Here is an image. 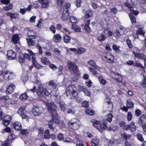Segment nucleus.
<instances>
[{"mask_svg": "<svg viewBox=\"0 0 146 146\" xmlns=\"http://www.w3.org/2000/svg\"><path fill=\"white\" fill-rule=\"evenodd\" d=\"M12 42L15 44L17 43L19 40V36L17 34H14L11 38Z\"/></svg>", "mask_w": 146, "mask_h": 146, "instance_id": "nucleus-21", "label": "nucleus"}, {"mask_svg": "<svg viewBox=\"0 0 146 146\" xmlns=\"http://www.w3.org/2000/svg\"><path fill=\"white\" fill-rule=\"evenodd\" d=\"M7 15L10 17V19H17L19 17L18 14L16 13H12L11 12H7Z\"/></svg>", "mask_w": 146, "mask_h": 146, "instance_id": "nucleus-22", "label": "nucleus"}, {"mask_svg": "<svg viewBox=\"0 0 146 146\" xmlns=\"http://www.w3.org/2000/svg\"><path fill=\"white\" fill-rule=\"evenodd\" d=\"M52 115V120L53 122L56 123V124H58L59 123V121L58 119V117L57 113L54 114Z\"/></svg>", "mask_w": 146, "mask_h": 146, "instance_id": "nucleus-30", "label": "nucleus"}, {"mask_svg": "<svg viewBox=\"0 0 146 146\" xmlns=\"http://www.w3.org/2000/svg\"><path fill=\"white\" fill-rule=\"evenodd\" d=\"M93 15V12L90 9H88L86 12L84 17L85 18H88L92 17Z\"/></svg>", "mask_w": 146, "mask_h": 146, "instance_id": "nucleus-26", "label": "nucleus"}, {"mask_svg": "<svg viewBox=\"0 0 146 146\" xmlns=\"http://www.w3.org/2000/svg\"><path fill=\"white\" fill-rule=\"evenodd\" d=\"M18 60L21 64L25 62V59L23 54H19L18 56Z\"/></svg>", "mask_w": 146, "mask_h": 146, "instance_id": "nucleus-28", "label": "nucleus"}, {"mask_svg": "<svg viewBox=\"0 0 146 146\" xmlns=\"http://www.w3.org/2000/svg\"><path fill=\"white\" fill-rule=\"evenodd\" d=\"M78 94L77 87L74 85H69L66 88V94L67 96L72 95L71 99L75 98Z\"/></svg>", "mask_w": 146, "mask_h": 146, "instance_id": "nucleus-3", "label": "nucleus"}, {"mask_svg": "<svg viewBox=\"0 0 146 146\" xmlns=\"http://www.w3.org/2000/svg\"><path fill=\"white\" fill-rule=\"evenodd\" d=\"M70 6V4L68 2L66 3L63 7V11H65L66 12H69L68 9L69 8Z\"/></svg>", "mask_w": 146, "mask_h": 146, "instance_id": "nucleus-43", "label": "nucleus"}, {"mask_svg": "<svg viewBox=\"0 0 146 146\" xmlns=\"http://www.w3.org/2000/svg\"><path fill=\"white\" fill-rule=\"evenodd\" d=\"M89 69L90 71L92 72V74L96 75L97 74V70L95 68L89 67Z\"/></svg>", "mask_w": 146, "mask_h": 146, "instance_id": "nucleus-50", "label": "nucleus"}, {"mask_svg": "<svg viewBox=\"0 0 146 146\" xmlns=\"http://www.w3.org/2000/svg\"><path fill=\"white\" fill-rule=\"evenodd\" d=\"M36 57L33 56L32 57V64L33 66L35 68L40 69L42 68V66L40 64L38 63L36 60Z\"/></svg>", "mask_w": 146, "mask_h": 146, "instance_id": "nucleus-13", "label": "nucleus"}, {"mask_svg": "<svg viewBox=\"0 0 146 146\" xmlns=\"http://www.w3.org/2000/svg\"><path fill=\"white\" fill-rule=\"evenodd\" d=\"M114 33L115 37L117 38H119L120 35H123V33L117 30L115 31Z\"/></svg>", "mask_w": 146, "mask_h": 146, "instance_id": "nucleus-52", "label": "nucleus"}, {"mask_svg": "<svg viewBox=\"0 0 146 146\" xmlns=\"http://www.w3.org/2000/svg\"><path fill=\"white\" fill-rule=\"evenodd\" d=\"M141 85L144 88L146 87V77L145 76H143V79L140 83Z\"/></svg>", "mask_w": 146, "mask_h": 146, "instance_id": "nucleus-55", "label": "nucleus"}, {"mask_svg": "<svg viewBox=\"0 0 146 146\" xmlns=\"http://www.w3.org/2000/svg\"><path fill=\"white\" fill-rule=\"evenodd\" d=\"M70 50L74 52V53L76 54H82L83 53L86 52V49L83 48H80L76 49L74 48H70Z\"/></svg>", "mask_w": 146, "mask_h": 146, "instance_id": "nucleus-11", "label": "nucleus"}, {"mask_svg": "<svg viewBox=\"0 0 146 146\" xmlns=\"http://www.w3.org/2000/svg\"><path fill=\"white\" fill-rule=\"evenodd\" d=\"M33 38H27L26 39L28 45L29 46H32L35 44V41L33 40Z\"/></svg>", "mask_w": 146, "mask_h": 146, "instance_id": "nucleus-24", "label": "nucleus"}, {"mask_svg": "<svg viewBox=\"0 0 146 146\" xmlns=\"http://www.w3.org/2000/svg\"><path fill=\"white\" fill-rule=\"evenodd\" d=\"M42 63L45 65H48L50 63L49 60L45 57H42L40 58Z\"/></svg>", "mask_w": 146, "mask_h": 146, "instance_id": "nucleus-23", "label": "nucleus"}, {"mask_svg": "<svg viewBox=\"0 0 146 146\" xmlns=\"http://www.w3.org/2000/svg\"><path fill=\"white\" fill-rule=\"evenodd\" d=\"M132 117V115L130 112H128L127 113V119L128 121L131 120Z\"/></svg>", "mask_w": 146, "mask_h": 146, "instance_id": "nucleus-60", "label": "nucleus"}, {"mask_svg": "<svg viewBox=\"0 0 146 146\" xmlns=\"http://www.w3.org/2000/svg\"><path fill=\"white\" fill-rule=\"evenodd\" d=\"M80 123L76 118L72 119L68 123V126L70 129L73 130H77L80 128Z\"/></svg>", "mask_w": 146, "mask_h": 146, "instance_id": "nucleus-4", "label": "nucleus"}, {"mask_svg": "<svg viewBox=\"0 0 146 146\" xmlns=\"http://www.w3.org/2000/svg\"><path fill=\"white\" fill-rule=\"evenodd\" d=\"M86 113L87 114L90 115H94V112L92 110H90L89 109H87L86 110Z\"/></svg>", "mask_w": 146, "mask_h": 146, "instance_id": "nucleus-54", "label": "nucleus"}, {"mask_svg": "<svg viewBox=\"0 0 146 146\" xmlns=\"http://www.w3.org/2000/svg\"><path fill=\"white\" fill-rule=\"evenodd\" d=\"M133 66L137 67H139L143 70L144 69V67L140 63L135 62L134 63Z\"/></svg>", "mask_w": 146, "mask_h": 146, "instance_id": "nucleus-49", "label": "nucleus"}, {"mask_svg": "<svg viewBox=\"0 0 146 146\" xmlns=\"http://www.w3.org/2000/svg\"><path fill=\"white\" fill-rule=\"evenodd\" d=\"M130 2H127L125 3L124 4V5L127 7L130 10H131V9L132 8L133 9V7L131 6V4L129 3Z\"/></svg>", "mask_w": 146, "mask_h": 146, "instance_id": "nucleus-62", "label": "nucleus"}, {"mask_svg": "<svg viewBox=\"0 0 146 146\" xmlns=\"http://www.w3.org/2000/svg\"><path fill=\"white\" fill-rule=\"evenodd\" d=\"M50 132L49 129H47L45 131L44 138L45 139H49L50 138Z\"/></svg>", "mask_w": 146, "mask_h": 146, "instance_id": "nucleus-38", "label": "nucleus"}, {"mask_svg": "<svg viewBox=\"0 0 146 146\" xmlns=\"http://www.w3.org/2000/svg\"><path fill=\"white\" fill-rule=\"evenodd\" d=\"M53 39L56 42L58 43L61 41V37L59 34H56L53 36Z\"/></svg>", "mask_w": 146, "mask_h": 146, "instance_id": "nucleus-29", "label": "nucleus"}, {"mask_svg": "<svg viewBox=\"0 0 146 146\" xmlns=\"http://www.w3.org/2000/svg\"><path fill=\"white\" fill-rule=\"evenodd\" d=\"M129 16L131 20V23H135L136 22V19L133 14L131 13H130L129 15Z\"/></svg>", "mask_w": 146, "mask_h": 146, "instance_id": "nucleus-51", "label": "nucleus"}, {"mask_svg": "<svg viewBox=\"0 0 146 146\" xmlns=\"http://www.w3.org/2000/svg\"><path fill=\"white\" fill-rule=\"evenodd\" d=\"M133 53L135 57L141 60H143L145 58V54L143 53H140L136 52L135 51H133Z\"/></svg>", "mask_w": 146, "mask_h": 146, "instance_id": "nucleus-17", "label": "nucleus"}, {"mask_svg": "<svg viewBox=\"0 0 146 146\" xmlns=\"http://www.w3.org/2000/svg\"><path fill=\"white\" fill-rule=\"evenodd\" d=\"M71 28L73 29L74 31L76 32H80L81 31V28L80 27L75 24H72L71 26Z\"/></svg>", "mask_w": 146, "mask_h": 146, "instance_id": "nucleus-31", "label": "nucleus"}, {"mask_svg": "<svg viewBox=\"0 0 146 146\" xmlns=\"http://www.w3.org/2000/svg\"><path fill=\"white\" fill-rule=\"evenodd\" d=\"M27 36L29 37H32L33 38H36L35 33L31 31H29L27 34Z\"/></svg>", "mask_w": 146, "mask_h": 146, "instance_id": "nucleus-42", "label": "nucleus"}, {"mask_svg": "<svg viewBox=\"0 0 146 146\" xmlns=\"http://www.w3.org/2000/svg\"><path fill=\"white\" fill-rule=\"evenodd\" d=\"M90 22V19L88 20L84 27V29L89 33L91 32V29L89 27Z\"/></svg>", "mask_w": 146, "mask_h": 146, "instance_id": "nucleus-18", "label": "nucleus"}, {"mask_svg": "<svg viewBox=\"0 0 146 146\" xmlns=\"http://www.w3.org/2000/svg\"><path fill=\"white\" fill-rule=\"evenodd\" d=\"M7 56L9 60H14L16 58V53L14 51L11 50L7 51Z\"/></svg>", "mask_w": 146, "mask_h": 146, "instance_id": "nucleus-9", "label": "nucleus"}, {"mask_svg": "<svg viewBox=\"0 0 146 146\" xmlns=\"http://www.w3.org/2000/svg\"><path fill=\"white\" fill-rule=\"evenodd\" d=\"M29 133L27 129H22L21 130V133L26 136Z\"/></svg>", "mask_w": 146, "mask_h": 146, "instance_id": "nucleus-59", "label": "nucleus"}, {"mask_svg": "<svg viewBox=\"0 0 146 146\" xmlns=\"http://www.w3.org/2000/svg\"><path fill=\"white\" fill-rule=\"evenodd\" d=\"M121 137L123 141H126L127 139H129L130 136L125 133H122L121 134Z\"/></svg>", "mask_w": 146, "mask_h": 146, "instance_id": "nucleus-39", "label": "nucleus"}, {"mask_svg": "<svg viewBox=\"0 0 146 146\" xmlns=\"http://www.w3.org/2000/svg\"><path fill=\"white\" fill-rule=\"evenodd\" d=\"M88 102L87 101H84L82 103V107L85 108L88 107Z\"/></svg>", "mask_w": 146, "mask_h": 146, "instance_id": "nucleus-64", "label": "nucleus"}, {"mask_svg": "<svg viewBox=\"0 0 146 146\" xmlns=\"http://www.w3.org/2000/svg\"><path fill=\"white\" fill-rule=\"evenodd\" d=\"M28 98V96L27 94L25 93L21 94L20 96V98L23 101L25 100Z\"/></svg>", "mask_w": 146, "mask_h": 146, "instance_id": "nucleus-40", "label": "nucleus"}, {"mask_svg": "<svg viewBox=\"0 0 146 146\" xmlns=\"http://www.w3.org/2000/svg\"><path fill=\"white\" fill-rule=\"evenodd\" d=\"M145 32L143 31L142 29L140 28L138 29L137 31H136V34L140 35H142L143 37H145V36L144 35Z\"/></svg>", "mask_w": 146, "mask_h": 146, "instance_id": "nucleus-45", "label": "nucleus"}, {"mask_svg": "<svg viewBox=\"0 0 146 146\" xmlns=\"http://www.w3.org/2000/svg\"><path fill=\"white\" fill-rule=\"evenodd\" d=\"M70 20L71 23H74V24L76 23L77 22V19L73 16H72L70 17Z\"/></svg>", "mask_w": 146, "mask_h": 146, "instance_id": "nucleus-53", "label": "nucleus"}, {"mask_svg": "<svg viewBox=\"0 0 146 146\" xmlns=\"http://www.w3.org/2000/svg\"><path fill=\"white\" fill-rule=\"evenodd\" d=\"M59 105L61 110L64 112L66 111L67 109L66 108V104L63 101H61L59 102Z\"/></svg>", "mask_w": 146, "mask_h": 146, "instance_id": "nucleus-25", "label": "nucleus"}, {"mask_svg": "<svg viewBox=\"0 0 146 146\" xmlns=\"http://www.w3.org/2000/svg\"><path fill=\"white\" fill-rule=\"evenodd\" d=\"M70 17L69 12H66L63 11V13L61 17L62 19L64 21H66Z\"/></svg>", "mask_w": 146, "mask_h": 146, "instance_id": "nucleus-20", "label": "nucleus"}, {"mask_svg": "<svg viewBox=\"0 0 146 146\" xmlns=\"http://www.w3.org/2000/svg\"><path fill=\"white\" fill-rule=\"evenodd\" d=\"M71 39L70 37L67 34L64 35V41L66 43H68L70 42Z\"/></svg>", "mask_w": 146, "mask_h": 146, "instance_id": "nucleus-36", "label": "nucleus"}, {"mask_svg": "<svg viewBox=\"0 0 146 146\" xmlns=\"http://www.w3.org/2000/svg\"><path fill=\"white\" fill-rule=\"evenodd\" d=\"M53 122L51 120H50L48 123V127L50 129L54 130V128L53 126Z\"/></svg>", "mask_w": 146, "mask_h": 146, "instance_id": "nucleus-56", "label": "nucleus"}, {"mask_svg": "<svg viewBox=\"0 0 146 146\" xmlns=\"http://www.w3.org/2000/svg\"><path fill=\"white\" fill-rule=\"evenodd\" d=\"M9 71H7L4 72H3L2 74H3L4 79L6 80H8L9 78Z\"/></svg>", "mask_w": 146, "mask_h": 146, "instance_id": "nucleus-46", "label": "nucleus"}, {"mask_svg": "<svg viewBox=\"0 0 146 146\" xmlns=\"http://www.w3.org/2000/svg\"><path fill=\"white\" fill-rule=\"evenodd\" d=\"M13 5L12 4H10L8 5L5 6L4 7V9L6 11H8L11 10L13 8Z\"/></svg>", "mask_w": 146, "mask_h": 146, "instance_id": "nucleus-61", "label": "nucleus"}, {"mask_svg": "<svg viewBox=\"0 0 146 146\" xmlns=\"http://www.w3.org/2000/svg\"><path fill=\"white\" fill-rule=\"evenodd\" d=\"M32 112L35 116H39L42 113V111L40 110L39 108L36 106L32 109Z\"/></svg>", "mask_w": 146, "mask_h": 146, "instance_id": "nucleus-15", "label": "nucleus"}, {"mask_svg": "<svg viewBox=\"0 0 146 146\" xmlns=\"http://www.w3.org/2000/svg\"><path fill=\"white\" fill-rule=\"evenodd\" d=\"M38 1L41 4V8L45 9L48 7L49 3L48 0H38Z\"/></svg>", "mask_w": 146, "mask_h": 146, "instance_id": "nucleus-12", "label": "nucleus"}, {"mask_svg": "<svg viewBox=\"0 0 146 146\" xmlns=\"http://www.w3.org/2000/svg\"><path fill=\"white\" fill-rule=\"evenodd\" d=\"M56 107L55 105L52 104L47 105V109L51 113L52 115L57 113L56 110Z\"/></svg>", "mask_w": 146, "mask_h": 146, "instance_id": "nucleus-10", "label": "nucleus"}, {"mask_svg": "<svg viewBox=\"0 0 146 146\" xmlns=\"http://www.w3.org/2000/svg\"><path fill=\"white\" fill-rule=\"evenodd\" d=\"M15 88V86L13 84H11L6 90L7 94H10L13 92Z\"/></svg>", "mask_w": 146, "mask_h": 146, "instance_id": "nucleus-14", "label": "nucleus"}, {"mask_svg": "<svg viewBox=\"0 0 146 146\" xmlns=\"http://www.w3.org/2000/svg\"><path fill=\"white\" fill-rule=\"evenodd\" d=\"M135 114L137 117H139L141 115V111L139 109H137L135 111Z\"/></svg>", "mask_w": 146, "mask_h": 146, "instance_id": "nucleus-58", "label": "nucleus"}, {"mask_svg": "<svg viewBox=\"0 0 146 146\" xmlns=\"http://www.w3.org/2000/svg\"><path fill=\"white\" fill-rule=\"evenodd\" d=\"M126 42L128 47L130 49L132 48L133 45L131 42V41L129 39H127L126 40Z\"/></svg>", "mask_w": 146, "mask_h": 146, "instance_id": "nucleus-57", "label": "nucleus"}, {"mask_svg": "<svg viewBox=\"0 0 146 146\" xmlns=\"http://www.w3.org/2000/svg\"><path fill=\"white\" fill-rule=\"evenodd\" d=\"M12 119V117L8 115L4 116L2 120V124L5 127H7L10 123Z\"/></svg>", "mask_w": 146, "mask_h": 146, "instance_id": "nucleus-7", "label": "nucleus"}, {"mask_svg": "<svg viewBox=\"0 0 146 146\" xmlns=\"http://www.w3.org/2000/svg\"><path fill=\"white\" fill-rule=\"evenodd\" d=\"M48 85L51 86L53 89H55L57 87V86L54 80H51L49 82Z\"/></svg>", "mask_w": 146, "mask_h": 146, "instance_id": "nucleus-35", "label": "nucleus"}, {"mask_svg": "<svg viewBox=\"0 0 146 146\" xmlns=\"http://www.w3.org/2000/svg\"><path fill=\"white\" fill-rule=\"evenodd\" d=\"M49 30L54 34L56 33V28L53 25H51L49 28Z\"/></svg>", "mask_w": 146, "mask_h": 146, "instance_id": "nucleus-63", "label": "nucleus"}, {"mask_svg": "<svg viewBox=\"0 0 146 146\" xmlns=\"http://www.w3.org/2000/svg\"><path fill=\"white\" fill-rule=\"evenodd\" d=\"M138 122L139 123L142 124H146V114L141 115L138 119Z\"/></svg>", "mask_w": 146, "mask_h": 146, "instance_id": "nucleus-16", "label": "nucleus"}, {"mask_svg": "<svg viewBox=\"0 0 146 146\" xmlns=\"http://www.w3.org/2000/svg\"><path fill=\"white\" fill-rule=\"evenodd\" d=\"M113 117L112 113H109L106 119L102 121V122L101 123L98 120H95L93 123V125L100 133H102L103 131V130H105L107 128V121L110 123L112 121Z\"/></svg>", "mask_w": 146, "mask_h": 146, "instance_id": "nucleus-1", "label": "nucleus"}, {"mask_svg": "<svg viewBox=\"0 0 146 146\" xmlns=\"http://www.w3.org/2000/svg\"><path fill=\"white\" fill-rule=\"evenodd\" d=\"M87 63L93 67H98L96 65V63L94 60H90L87 62Z\"/></svg>", "mask_w": 146, "mask_h": 146, "instance_id": "nucleus-47", "label": "nucleus"}, {"mask_svg": "<svg viewBox=\"0 0 146 146\" xmlns=\"http://www.w3.org/2000/svg\"><path fill=\"white\" fill-rule=\"evenodd\" d=\"M102 58L103 60L109 63H112L114 62V56L109 52L102 55Z\"/></svg>", "mask_w": 146, "mask_h": 146, "instance_id": "nucleus-5", "label": "nucleus"}, {"mask_svg": "<svg viewBox=\"0 0 146 146\" xmlns=\"http://www.w3.org/2000/svg\"><path fill=\"white\" fill-rule=\"evenodd\" d=\"M106 38V36L102 34L99 36L97 37V39L100 42H102L104 41Z\"/></svg>", "mask_w": 146, "mask_h": 146, "instance_id": "nucleus-37", "label": "nucleus"}, {"mask_svg": "<svg viewBox=\"0 0 146 146\" xmlns=\"http://www.w3.org/2000/svg\"><path fill=\"white\" fill-rule=\"evenodd\" d=\"M126 104L128 108L132 109L133 108L134 104L130 100H127L126 101Z\"/></svg>", "mask_w": 146, "mask_h": 146, "instance_id": "nucleus-32", "label": "nucleus"}, {"mask_svg": "<svg viewBox=\"0 0 146 146\" xmlns=\"http://www.w3.org/2000/svg\"><path fill=\"white\" fill-rule=\"evenodd\" d=\"M28 91L33 93L36 92V94L40 97L45 98V96H48L50 94L49 92L45 88H44L41 85H39L36 89L34 86L32 89L28 90Z\"/></svg>", "mask_w": 146, "mask_h": 146, "instance_id": "nucleus-2", "label": "nucleus"}, {"mask_svg": "<svg viewBox=\"0 0 146 146\" xmlns=\"http://www.w3.org/2000/svg\"><path fill=\"white\" fill-rule=\"evenodd\" d=\"M67 114H71L72 115H74L75 113V111L74 108H68L66 110Z\"/></svg>", "mask_w": 146, "mask_h": 146, "instance_id": "nucleus-41", "label": "nucleus"}, {"mask_svg": "<svg viewBox=\"0 0 146 146\" xmlns=\"http://www.w3.org/2000/svg\"><path fill=\"white\" fill-rule=\"evenodd\" d=\"M69 70L72 71L74 74L78 75L79 74V70L78 66L75 63H72L70 61L67 62Z\"/></svg>", "mask_w": 146, "mask_h": 146, "instance_id": "nucleus-6", "label": "nucleus"}, {"mask_svg": "<svg viewBox=\"0 0 146 146\" xmlns=\"http://www.w3.org/2000/svg\"><path fill=\"white\" fill-rule=\"evenodd\" d=\"M10 99L8 95L3 96L0 97V100L4 102V103L7 104L8 103V101Z\"/></svg>", "mask_w": 146, "mask_h": 146, "instance_id": "nucleus-27", "label": "nucleus"}, {"mask_svg": "<svg viewBox=\"0 0 146 146\" xmlns=\"http://www.w3.org/2000/svg\"><path fill=\"white\" fill-rule=\"evenodd\" d=\"M99 140L98 139H93L91 142V144L92 146L97 145L99 143Z\"/></svg>", "mask_w": 146, "mask_h": 146, "instance_id": "nucleus-44", "label": "nucleus"}, {"mask_svg": "<svg viewBox=\"0 0 146 146\" xmlns=\"http://www.w3.org/2000/svg\"><path fill=\"white\" fill-rule=\"evenodd\" d=\"M115 80L117 82H120L122 81V76L120 74L118 73H115Z\"/></svg>", "mask_w": 146, "mask_h": 146, "instance_id": "nucleus-34", "label": "nucleus"}, {"mask_svg": "<svg viewBox=\"0 0 146 146\" xmlns=\"http://www.w3.org/2000/svg\"><path fill=\"white\" fill-rule=\"evenodd\" d=\"M136 137L141 142H143L144 141V139L142 135L140 133H137L136 135Z\"/></svg>", "mask_w": 146, "mask_h": 146, "instance_id": "nucleus-48", "label": "nucleus"}, {"mask_svg": "<svg viewBox=\"0 0 146 146\" xmlns=\"http://www.w3.org/2000/svg\"><path fill=\"white\" fill-rule=\"evenodd\" d=\"M13 127L16 130H20L22 128L21 123L18 121H16L13 123Z\"/></svg>", "mask_w": 146, "mask_h": 146, "instance_id": "nucleus-19", "label": "nucleus"}, {"mask_svg": "<svg viewBox=\"0 0 146 146\" xmlns=\"http://www.w3.org/2000/svg\"><path fill=\"white\" fill-rule=\"evenodd\" d=\"M18 113L21 116L22 119L27 118V112L24 106H21L18 111Z\"/></svg>", "mask_w": 146, "mask_h": 146, "instance_id": "nucleus-8", "label": "nucleus"}, {"mask_svg": "<svg viewBox=\"0 0 146 146\" xmlns=\"http://www.w3.org/2000/svg\"><path fill=\"white\" fill-rule=\"evenodd\" d=\"M112 49L115 52L119 54L121 52V51L119 49L120 46H117L116 45L113 44L112 46Z\"/></svg>", "mask_w": 146, "mask_h": 146, "instance_id": "nucleus-33", "label": "nucleus"}]
</instances>
